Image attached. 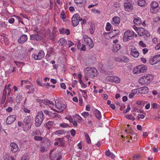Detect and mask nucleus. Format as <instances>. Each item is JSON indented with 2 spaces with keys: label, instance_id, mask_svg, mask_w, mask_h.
Instances as JSON below:
<instances>
[{
  "label": "nucleus",
  "instance_id": "48",
  "mask_svg": "<svg viewBox=\"0 0 160 160\" xmlns=\"http://www.w3.org/2000/svg\"><path fill=\"white\" fill-rule=\"evenodd\" d=\"M6 101L7 102H10L11 103H12L13 102L12 98L11 97H8Z\"/></svg>",
  "mask_w": 160,
  "mask_h": 160
},
{
  "label": "nucleus",
  "instance_id": "33",
  "mask_svg": "<svg viewBox=\"0 0 160 160\" xmlns=\"http://www.w3.org/2000/svg\"><path fill=\"white\" fill-rule=\"evenodd\" d=\"M121 58L122 62H123L125 63H128L129 62V60L128 58L125 56H121Z\"/></svg>",
  "mask_w": 160,
  "mask_h": 160
},
{
  "label": "nucleus",
  "instance_id": "15",
  "mask_svg": "<svg viewBox=\"0 0 160 160\" xmlns=\"http://www.w3.org/2000/svg\"><path fill=\"white\" fill-rule=\"evenodd\" d=\"M120 22V19L118 17H114L112 18L111 23L112 24L117 26Z\"/></svg>",
  "mask_w": 160,
  "mask_h": 160
},
{
  "label": "nucleus",
  "instance_id": "45",
  "mask_svg": "<svg viewBox=\"0 0 160 160\" xmlns=\"http://www.w3.org/2000/svg\"><path fill=\"white\" fill-rule=\"evenodd\" d=\"M15 68L14 67H12L11 68H10L7 71L8 73V74H10L12 72H14V71H15Z\"/></svg>",
  "mask_w": 160,
  "mask_h": 160
},
{
  "label": "nucleus",
  "instance_id": "64",
  "mask_svg": "<svg viewBox=\"0 0 160 160\" xmlns=\"http://www.w3.org/2000/svg\"><path fill=\"white\" fill-rule=\"evenodd\" d=\"M94 30L95 28L93 27H91L90 29V33L91 34H93L94 31Z\"/></svg>",
  "mask_w": 160,
  "mask_h": 160
},
{
  "label": "nucleus",
  "instance_id": "12",
  "mask_svg": "<svg viewBox=\"0 0 160 160\" xmlns=\"http://www.w3.org/2000/svg\"><path fill=\"white\" fill-rule=\"evenodd\" d=\"M32 120L30 116H27L25 117L24 119V122L25 125H28L27 130H29L31 128L32 124Z\"/></svg>",
  "mask_w": 160,
  "mask_h": 160
},
{
  "label": "nucleus",
  "instance_id": "63",
  "mask_svg": "<svg viewBox=\"0 0 160 160\" xmlns=\"http://www.w3.org/2000/svg\"><path fill=\"white\" fill-rule=\"evenodd\" d=\"M15 20L14 19L12 18H10L8 20V22L10 23H13L14 22Z\"/></svg>",
  "mask_w": 160,
  "mask_h": 160
},
{
  "label": "nucleus",
  "instance_id": "23",
  "mask_svg": "<svg viewBox=\"0 0 160 160\" xmlns=\"http://www.w3.org/2000/svg\"><path fill=\"white\" fill-rule=\"evenodd\" d=\"M110 79L116 83H118L120 81V79L118 77L115 76H111L109 77Z\"/></svg>",
  "mask_w": 160,
  "mask_h": 160
},
{
  "label": "nucleus",
  "instance_id": "25",
  "mask_svg": "<svg viewBox=\"0 0 160 160\" xmlns=\"http://www.w3.org/2000/svg\"><path fill=\"white\" fill-rule=\"evenodd\" d=\"M121 45L119 44H115L113 46L112 51L114 52H117L121 48Z\"/></svg>",
  "mask_w": 160,
  "mask_h": 160
},
{
  "label": "nucleus",
  "instance_id": "26",
  "mask_svg": "<svg viewBox=\"0 0 160 160\" xmlns=\"http://www.w3.org/2000/svg\"><path fill=\"white\" fill-rule=\"evenodd\" d=\"M94 114L96 118L99 119H100L101 118V113L97 109L95 110L94 112Z\"/></svg>",
  "mask_w": 160,
  "mask_h": 160
},
{
  "label": "nucleus",
  "instance_id": "60",
  "mask_svg": "<svg viewBox=\"0 0 160 160\" xmlns=\"http://www.w3.org/2000/svg\"><path fill=\"white\" fill-rule=\"evenodd\" d=\"M61 88L65 89L66 88V86L64 83H61L60 84Z\"/></svg>",
  "mask_w": 160,
  "mask_h": 160
},
{
  "label": "nucleus",
  "instance_id": "20",
  "mask_svg": "<svg viewBox=\"0 0 160 160\" xmlns=\"http://www.w3.org/2000/svg\"><path fill=\"white\" fill-rule=\"evenodd\" d=\"M30 38L34 41H38L42 39V37L38 34H32L31 35Z\"/></svg>",
  "mask_w": 160,
  "mask_h": 160
},
{
  "label": "nucleus",
  "instance_id": "17",
  "mask_svg": "<svg viewBox=\"0 0 160 160\" xmlns=\"http://www.w3.org/2000/svg\"><path fill=\"white\" fill-rule=\"evenodd\" d=\"M16 119V117L15 116H10L7 118L6 123L8 124H10L14 122Z\"/></svg>",
  "mask_w": 160,
  "mask_h": 160
},
{
  "label": "nucleus",
  "instance_id": "43",
  "mask_svg": "<svg viewBox=\"0 0 160 160\" xmlns=\"http://www.w3.org/2000/svg\"><path fill=\"white\" fill-rule=\"evenodd\" d=\"M14 62L15 63L16 65L18 67H20L21 65H22V66L24 65V63L23 62L14 61Z\"/></svg>",
  "mask_w": 160,
  "mask_h": 160
},
{
  "label": "nucleus",
  "instance_id": "53",
  "mask_svg": "<svg viewBox=\"0 0 160 160\" xmlns=\"http://www.w3.org/2000/svg\"><path fill=\"white\" fill-rule=\"evenodd\" d=\"M21 160H29L28 156L27 155H23L22 158Z\"/></svg>",
  "mask_w": 160,
  "mask_h": 160
},
{
  "label": "nucleus",
  "instance_id": "24",
  "mask_svg": "<svg viewBox=\"0 0 160 160\" xmlns=\"http://www.w3.org/2000/svg\"><path fill=\"white\" fill-rule=\"evenodd\" d=\"M23 99H24V97H23L22 95H20V94H18L16 98V101L17 104H20Z\"/></svg>",
  "mask_w": 160,
  "mask_h": 160
},
{
  "label": "nucleus",
  "instance_id": "10",
  "mask_svg": "<svg viewBox=\"0 0 160 160\" xmlns=\"http://www.w3.org/2000/svg\"><path fill=\"white\" fill-rule=\"evenodd\" d=\"M151 8L150 12L152 13H156L158 11L159 8V4L155 1H153L150 4Z\"/></svg>",
  "mask_w": 160,
  "mask_h": 160
},
{
  "label": "nucleus",
  "instance_id": "32",
  "mask_svg": "<svg viewBox=\"0 0 160 160\" xmlns=\"http://www.w3.org/2000/svg\"><path fill=\"white\" fill-rule=\"evenodd\" d=\"M53 124V122L52 121H49L46 123V128L47 129L49 130L51 128V126Z\"/></svg>",
  "mask_w": 160,
  "mask_h": 160
},
{
  "label": "nucleus",
  "instance_id": "59",
  "mask_svg": "<svg viewBox=\"0 0 160 160\" xmlns=\"http://www.w3.org/2000/svg\"><path fill=\"white\" fill-rule=\"evenodd\" d=\"M43 112L45 114L50 116L51 115V112H49L48 110H44Z\"/></svg>",
  "mask_w": 160,
  "mask_h": 160
},
{
  "label": "nucleus",
  "instance_id": "58",
  "mask_svg": "<svg viewBox=\"0 0 160 160\" xmlns=\"http://www.w3.org/2000/svg\"><path fill=\"white\" fill-rule=\"evenodd\" d=\"M71 135L72 136H74L76 134V131L73 129H72L70 132Z\"/></svg>",
  "mask_w": 160,
  "mask_h": 160
},
{
  "label": "nucleus",
  "instance_id": "22",
  "mask_svg": "<svg viewBox=\"0 0 160 160\" xmlns=\"http://www.w3.org/2000/svg\"><path fill=\"white\" fill-rule=\"evenodd\" d=\"M130 55L134 58H138L139 55V52L136 49H133L132 51L130 53Z\"/></svg>",
  "mask_w": 160,
  "mask_h": 160
},
{
  "label": "nucleus",
  "instance_id": "7",
  "mask_svg": "<svg viewBox=\"0 0 160 160\" xmlns=\"http://www.w3.org/2000/svg\"><path fill=\"white\" fill-rule=\"evenodd\" d=\"M82 18H80V15L78 13L74 14L72 18V22L73 27L77 26L80 21H82Z\"/></svg>",
  "mask_w": 160,
  "mask_h": 160
},
{
  "label": "nucleus",
  "instance_id": "18",
  "mask_svg": "<svg viewBox=\"0 0 160 160\" xmlns=\"http://www.w3.org/2000/svg\"><path fill=\"white\" fill-rule=\"evenodd\" d=\"M148 92V88L146 87H144L138 88V94H145Z\"/></svg>",
  "mask_w": 160,
  "mask_h": 160
},
{
  "label": "nucleus",
  "instance_id": "13",
  "mask_svg": "<svg viewBox=\"0 0 160 160\" xmlns=\"http://www.w3.org/2000/svg\"><path fill=\"white\" fill-rule=\"evenodd\" d=\"M125 10L126 11L130 12L133 8V5L132 2H126L124 3Z\"/></svg>",
  "mask_w": 160,
  "mask_h": 160
},
{
  "label": "nucleus",
  "instance_id": "3",
  "mask_svg": "<svg viewBox=\"0 0 160 160\" xmlns=\"http://www.w3.org/2000/svg\"><path fill=\"white\" fill-rule=\"evenodd\" d=\"M84 72L85 73L88 74L91 78L97 76L98 74L97 70L94 68L87 67L84 69Z\"/></svg>",
  "mask_w": 160,
  "mask_h": 160
},
{
  "label": "nucleus",
  "instance_id": "35",
  "mask_svg": "<svg viewBox=\"0 0 160 160\" xmlns=\"http://www.w3.org/2000/svg\"><path fill=\"white\" fill-rule=\"evenodd\" d=\"M47 52L49 54H47V55H48V57H49L50 56L49 54H52L54 52L53 48L52 47L49 48L47 49Z\"/></svg>",
  "mask_w": 160,
  "mask_h": 160
},
{
  "label": "nucleus",
  "instance_id": "27",
  "mask_svg": "<svg viewBox=\"0 0 160 160\" xmlns=\"http://www.w3.org/2000/svg\"><path fill=\"white\" fill-rule=\"evenodd\" d=\"M60 44L62 46H65L67 44V41L66 40L63 38H61L59 41Z\"/></svg>",
  "mask_w": 160,
  "mask_h": 160
},
{
  "label": "nucleus",
  "instance_id": "6",
  "mask_svg": "<svg viewBox=\"0 0 160 160\" xmlns=\"http://www.w3.org/2000/svg\"><path fill=\"white\" fill-rule=\"evenodd\" d=\"M147 68L146 66L143 65H138L135 67L133 70V72L134 74H138L141 73L146 72Z\"/></svg>",
  "mask_w": 160,
  "mask_h": 160
},
{
  "label": "nucleus",
  "instance_id": "19",
  "mask_svg": "<svg viewBox=\"0 0 160 160\" xmlns=\"http://www.w3.org/2000/svg\"><path fill=\"white\" fill-rule=\"evenodd\" d=\"M28 39V37L27 35L25 34H23L22 35L18 40V42L20 44H22Z\"/></svg>",
  "mask_w": 160,
  "mask_h": 160
},
{
  "label": "nucleus",
  "instance_id": "9",
  "mask_svg": "<svg viewBox=\"0 0 160 160\" xmlns=\"http://www.w3.org/2000/svg\"><path fill=\"white\" fill-rule=\"evenodd\" d=\"M160 61V54L157 55L149 58V63L151 65H154Z\"/></svg>",
  "mask_w": 160,
  "mask_h": 160
},
{
  "label": "nucleus",
  "instance_id": "52",
  "mask_svg": "<svg viewBox=\"0 0 160 160\" xmlns=\"http://www.w3.org/2000/svg\"><path fill=\"white\" fill-rule=\"evenodd\" d=\"M74 45V43L71 41H68V48H69L71 46Z\"/></svg>",
  "mask_w": 160,
  "mask_h": 160
},
{
  "label": "nucleus",
  "instance_id": "62",
  "mask_svg": "<svg viewBox=\"0 0 160 160\" xmlns=\"http://www.w3.org/2000/svg\"><path fill=\"white\" fill-rule=\"evenodd\" d=\"M140 155L139 154H137L134 155L133 157V160H137L138 158H139Z\"/></svg>",
  "mask_w": 160,
  "mask_h": 160
},
{
  "label": "nucleus",
  "instance_id": "61",
  "mask_svg": "<svg viewBox=\"0 0 160 160\" xmlns=\"http://www.w3.org/2000/svg\"><path fill=\"white\" fill-rule=\"evenodd\" d=\"M78 81L76 80H74L72 82V87L73 88L75 87V86L77 84Z\"/></svg>",
  "mask_w": 160,
  "mask_h": 160
},
{
  "label": "nucleus",
  "instance_id": "4",
  "mask_svg": "<svg viewBox=\"0 0 160 160\" xmlns=\"http://www.w3.org/2000/svg\"><path fill=\"white\" fill-rule=\"evenodd\" d=\"M137 34L132 31L128 30L125 31L123 36V40L124 42H127L132 40L134 37H136Z\"/></svg>",
  "mask_w": 160,
  "mask_h": 160
},
{
  "label": "nucleus",
  "instance_id": "37",
  "mask_svg": "<svg viewBox=\"0 0 160 160\" xmlns=\"http://www.w3.org/2000/svg\"><path fill=\"white\" fill-rule=\"evenodd\" d=\"M50 117L52 118H58L61 117L60 115L59 114L55 112L52 113V112H51V115H50Z\"/></svg>",
  "mask_w": 160,
  "mask_h": 160
},
{
  "label": "nucleus",
  "instance_id": "39",
  "mask_svg": "<svg viewBox=\"0 0 160 160\" xmlns=\"http://www.w3.org/2000/svg\"><path fill=\"white\" fill-rule=\"evenodd\" d=\"M65 133V132L62 130H57L55 132L56 134H63Z\"/></svg>",
  "mask_w": 160,
  "mask_h": 160
},
{
  "label": "nucleus",
  "instance_id": "44",
  "mask_svg": "<svg viewBox=\"0 0 160 160\" xmlns=\"http://www.w3.org/2000/svg\"><path fill=\"white\" fill-rule=\"evenodd\" d=\"M114 60L117 62H122L121 58V56L118 57H116L114 58Z\"/></svg>",
  "mask_w": 160,
  "mask_h": 160
},
{
  "label": "nucleus",
  "instance_id": "30",
  "mask_svg": "<svg viewBox=\"0 0 160 160\" xmlns=\"http://www.w3.org/2000/svg\"><path fill=\"white\" fill-rule=\"evenodd\" d=\"M74 1L77 5L81 4L84 5L85 4L86 0H74Z\"/></svg>",
  "mask_w": 160,
  "mask_h": 160
},
{
  "label": "nucleus",
  "instance_id": "2",
  "mask_svg": "<svg viewBox=\"0 0 160 160\" xmlns=\"http://www.w3.org/2000/svg\"><path fill=\"white\" fill-rule=\"evenodd\" d=\"M152 78V76L150 74L145 75L142 76L139 79L138 82L141 85H146L150 83Z\"/></svg>",
  "mask_w": 160,
  "mask_h": 160
},
{
  "label": "nucleus",
  "instance_id": "8",
  "mask_svg": "<svg viewBox=\"0 0 160 160\" xmlns=\"http://www.w3.org/2000/svg\"><path fill=\"white\" fill-rule=\"evenodd\" d=\"M83 39L85 42V43L88 46L89 49L92 48L94 45V43L92 42L91 39L88 35H84L83 37Z\"/></svg>",
  "mask_w": 160,
  "mask_h": 160
},
{
  "label": "nucleus",
  "instance_id": "36",
  "mask_svg": "<svg viewBox=\"0 0 160 160\" xmlns=\"http://www.w3.org/2000/svg\"><path fill=\"white\" fill-rule=\"evenodd\" d=\"M125 117L126 118L132 121H134L135 119V118L132 114L126 115Z\"/></svg>",
  "mask_w": 160,
  "mask_h": 160
},
{
  "label": "nucleus",
  "instance_id": "47",
  "mask_svg": "<svg viewBox=\"0 0 160 160\" xmlns=\"http://www.w3.org/2000/svg\"><path fill=\"white\" fill-rule=\"evenodd\" d=\"M89 114L88 112H84L82 113V115L85 118H86L88 116Z\"/></svg>",
  "mask_w": 160,
  "mask_h": 160
},
{
  "label": "nucleus",
  "instance_id": "28",
  "mask_svg": "<svg viewBox=\"0 0 160 160\" xmlns=\"http://www.w3.org/2000/svg\"><path fill=\"white\" fill-rule=\"evenodd\" d=\"M133 22L136 25H139L141 23L142 21L141 19L139 17L134 19Z\"/></svg>",
  "mask_w": 160,
  "mask_h": 160
},
{
  "label": "nucleus",
  "instance_id": "51",
  "mask_svg": "<svg viewBox=\"0 0 160 160\" xmlns=\"http://www.w3.org/2000/svg\"><path fill=\"white\" fill-rule=\"evenodd\" d=\"M76 118L77 122H79L82 121V118L80 116L77 115L76 116Z\"/></svg>",
  "mask_w": 160,
  "mask_h": 160
},
{
  "label": "nucleus",
  "instance_id": "31",
  "mask_svg": "<svg viewBox=\"0 0 160 160\" xmlns=\"http://www.w3.org/2000/svg\"><path fill=\"white\" fill-rule=\"evenodd\" d=\"M138 5L140 7H143L146 4L145 0H139L138 2Z\"/></svg>",
  "mask_w": 160,
  "mask_h": 160
},
{
  "label": "nucleus",
  "instance_id": "56",
  "mask_svg": "<svg viewBox=\"0 0 160 160\" xmlns=\"http://www.w3.org/2000/svg\"><path fill=\"white\" fill-rule=\"evenodd\" d=\"M37 82L38 85L41 86H44V85H46L45 84H42L39 79H38L37 80Z\"/></svg>",
  "mask_w": 160,
  "mask_h": 160
},
{
  "label": "nucleus",
  "instance_id": "5",
  "mask_svg": "<svg viewBox=\"0 0 160 160\" xmlns=\"http://www.w3.org/2000/svg\"><path fill=\"white\" fill-rule=\"evenodd\" d=\"M44 119L43 114L42 112H38L35 118V125L37 127H39L42 123Z\"/></svg>",
  "mask_w": 160,
  "mask_h": 160
},
{
  "label": "nucleus",
  "instance_id": "50",
  "mask_svg": "<svg viewBox=\"0 0 160 160\" xmlns=\"http://www.w3.org/2000/svg\"><path fill=\"white\" fill-rule=\"evenodd\" d=\"M60 126L62 128H66L68 127L69 125L66 123H62L60 125Z\"/></svg>",
  "mask_w": 160,
  "mask_h": 160
},
{
  "label": "nucleus",
  "instance_id": "1",
  "mask_svg": "<svg viewBox=\"0 0 160 160\" xmlns=\"http://www.w3.org/2000/svg\"><path fill=\"white\" fill-rule=\"evenodd\" d=\"M55 108L59 110L58 111L54 109L53 107L50 106L49 107L52 110L58 113H60L62 112L66 107V105L62 103L58 99H56L55 101Z\"/></svg>",
  "mask_w": 160,
  "mask_h": 160
},
{
  "label": "nucleus",
  "instance_id": "55",
  "mask_svg": "<svg viewBox=\"0 0 160 160\" xmlns=\"http://www.w3.org/2000/svg\"><path fill=\"white\" fill-rule=\"evenodd\" d=\"M139 44L140 46L142 47H146V45L145 44L143 41H141L139 42Z\"/></svg>",
  "mask_w": 160,
  "mask_h": 160
},
{
  "label": "nucleus",
  "instance_id": "16",
  "mask_svg": "<svg viewBox=\"0 0 160 160\" xmlns=\"http://www.w3.org/2000/svg\"><path fill=\"white\" fill-rule=\"evenodd\" d=\"M10 146L11 147V150L13 152H16L18 150V146L15 143H10Z\"/></svg>",
  "mask_w": 160,
  "mask_h": 160
},
{
  "label": "nucleus",
  "instance_id": "29",
  "mask_svg": "<svg viewBox=\"0 0 160 160\" xmlns=\"http://www.w3.org/2000/svg\"><path fill=\"white\" fill-rule=\"evenodd\" d=\"M43 103L44 104L48 105H52L53 106H54V103L52 101H49L48 99L43 100Z\"/></svg>",
  "mask_w": 160,
  "mask_h": 160
},
{
  "label": "nucleus",
  "instance_id": "21",
  "mask_svg": "<svg viewBox=\"0 0 160 160\" xmlns=\"http://www.w3.org/2000/svg\"><path fill=\"white\" fill-rule=\"evenodd\" d=\"M7 94V92L5 88L3 91V95L0 101V102L2 104H3L5 102L6 99Z\"/></svg>",
  "mask_w": 160,
  "mask_h": 160
},
{
  "label": "nucleus",
  "instance_id": "41",
  "mask_svg": "<svg viewBox=\"0 0 160 160\" xmlns=\"http://www.w3.org/2000/svg\"><path fill=\"white\" fill-rule=\"evenodd\" d=\"M160 20V18L158 17H156L153 18V24H155L156 23Z\"/></svg>",
  "mask_w": 160,
  "mask_h": 160
},
{
  "label": "nucleus",
  "instance_id": "14",
  "mask_svg": "<svg viewBox=\"0 0 160 160\" xmlns=\"http://www.w3.org/2000/svg\"><path fill=\"white\" fill-rule=\"evenodd\" d=\"M134 29L137 31L138 34L141 36H143L144 34L146 33L147 31L145 30L144 29L142 28H138L137 27L134 28Z\"/></svg>",
  "mask_w": 160,
  "mask_h": 160
},
{
  "label": "nucleus",
  "instance_id": "49",
  "mask_svg": "<svg viewBox=\"0 0 160 160\" xmlns=\"http://www.w3.org/2000/svg\"><path fill=\"white\" fill-rule=\"evenodd\" d=\"M131 92L134 95L136 94H137L138 95L139 94H138V88L132 90Z\"/></svg>",
  "mask_w": 160,
  "mask_h": 160
},
{
  "label": "nucleus",
  "instance_id": "54",
  "mask_svg": "<svg viewBox=\"0 0 160 160\" xmlns=\"http://www.w3.org/2000/svg\"><path fill=\"white\" fill-rule=\"evenodd\" d=\"M131 109V108L130 107V105H128V107L127 108L125 109V110L123 111V113H127L128 112H129Z\"/></svg>",
  "mask_w": 160,
  "mask_h": 160
},
{
  "label": "nucleus",
  "instance_id": "38",
  "mask_svg": "<svg viewBox=\"0 0 160 160\" xmlns=\"http://www.w3.org/2000/svg\"><path fill=\"white\" fill-rule=\"evenodd\" d=\"M111 28V24L108 22L107 23L106 26V30L107 31H109Z\"/></svg>",
  "mask_w": 160,
  "mask_h": 160
},
{
  "label": "nucleus",
  "instance_id": "42",
  "mask_svg": "<svg viewBox=\"0 0 160 160\" xmlns=\"http://www.w3.org/2000/svg\"><path fill=\"white\" fill-rule=\"evenodd\" d=\"M60 17L62 19H64L66 18V15L65 12H62L60 14Z\"/></svg>",
  "mask_w": 160,
  "mask_h": 160
},
{
  "label": "nucleus",
  "instance_id": "40",
  "mask_svg": "<svg viewBox=\"0 0 160 160\" xmlns=\"http://www.w3.org/2000/svg\"><path fill=\"white\" fill-rule=\"evenodd\" d=\"M34 139L36 141H41L43 139V138L41 136H36L34 137Z\"/></svg>",
  "mask_w": 160,
  "mask_h": 160
},
{
  "label": "nucleus",
  "instance_id": "57",
  "mask_svg": "<svg viewBox=\"0 0 160 160\" xmlns=\"http://www.w3.org/2000/svg\"><path fill=\"white\" fill-rule=\"evenodd\" d=\"M10 158V155L8 153H5V159H6L7 160H9V159Z\"/></svg>",
  "mask_w": 160,
  "mask_h": 160
},
{
  "label": "nucleus",
  "instance_id": "34",
  "mask_svg": "<svg viewBox=\"0 0 160 160\" xmlns=\"http://www.w3.org/2000/svg\"><path fill=\"white\" fill-rule=\"evenodd\" d=\"M85 139L86 140L87 143L89 144L91 143V139L89 135L87 133H85Z\"/></svg>",
  "mask_w": 160,
  "mask_h": 160
},
{
  "label": "nucleus",
  "instance_id": "46",
  "mask_svg": "<svg viewBox=\"0 0 160 160\" xmlns=\"http://www.w3.org/2000/svg\"><path fill=\"white\" fill-rule=\"evenodd\" d=\"M45 142H46L47 147H49L51 146V141L49 139H46Z\"/></svg>",
  "mask_w": 160,
  "mask_h": 160
},
{
  "label": "nucleus",
  "instance_id": "11",
  "mask_svg": "<svg viewBox=\"0 0 160 160\" xmlns=\"http://www.w3.org/2000/svg\"><path fill=\"white\" fill-rule=\"evenodd\" d=\"M44 52L42 50L39 51L38 55L35 54H32V57L35 60H39L42 59L44 56Z\"/></svg>",
  "mask_w": 160,
  "mask_h": 160
}]
</instances>
